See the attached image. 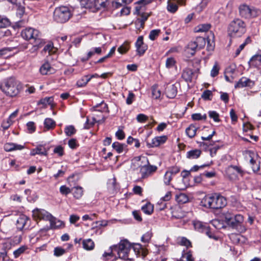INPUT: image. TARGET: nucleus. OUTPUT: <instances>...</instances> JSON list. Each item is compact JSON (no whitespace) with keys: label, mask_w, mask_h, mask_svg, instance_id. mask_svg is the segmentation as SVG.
I'll list each match as a JSON object with an SVG mask.
<instances>
[{"label":"nucleus","mask_w":261,"mask_h":261,"mask_svg":"<svg viewBox=\"0 0 261 261\" xmlns=\"http://www.w3.org/2000/svg\"><path fill=\"white\" fill-rule=\"evenodd\" d=\"M13 48L12 47H5L0 49V58H2L5 55H7L8 53L11 51Z\"/></svg>","instance_id":"4d7b16f0"},{"label":"nucleus","mask_w":261,"mask_h":261,"mask_svg":"<svg viewBox=\"0 0 261 261\" xmlns=\"http://www.w3.org/2000/svg\"><path fill=\"white\" fill-rule=\"evenodd\" d=\"M112 147L114 149H115L118 153H121L123 152L124 145L121 144L118 142H115L113 143Z\"/></svg>","instance_id":"f704fd0d"},{"label":"nucleus","mask_w":261,"mask_h":261,"mask_svg":"<svg viewBox=\"0 0 261 261\" xmlns=\"http://www.w3.org/2000/svg\"><path fill=\"white\" fill-rule=\"evenodd\" d=\"M192 118L194 120H202V119L205 120L206 118V115L205 114H204V115L202 116L199 113H195V114H193L192 115Z\"/></svg>","instance_id":"bf43d9fd"},{"label":"nucleus","mask_w":261,"mask_h":261,"mask_svg":"<svg viewBox=\"0 0 261 261\" xmlns=\"http://www.w3.org/2000/svg\"><path fill=\"white\" fill-rule=\"evenodd\" d=\"M53 218L49 220L50 227L51 229H56L61 227L64 224L63 222L59 220H58L53 216Z\"/></svg>","instance_id":"393cba45"},{"label":"nucleus","mask_w":261,"mask_h":261,"mask_svg":"<svg viewBox=\"0 0 261 261\" xmlns=\"http://www.w3.org/2000/svg\"><path fill=\"white\" fill-rule=\"evenodd\" d=\"M48 149H46L43 145H39L36 148V150L38 154L43 155L46 156L47 155V151Z\"/></svg>","instance_id":"a19ab883"},{"label":"nucleus","mask_w":261,"mask_h":261,"mask_svg":"<svg viewBox=\"0 0 261 261\" xmlns=\"http://www.w3.org/2000/svg\"><path fill=\"white\" fill-rule=\"evenodd\" d=\"M197 49H198V48L194 41H191L187 45L185 52L187 55L190 57L193 56Z\"/></svg>","instance_id":"2eb2a0df"},{"label":"nucleus","mask_w":261,"mask_h":261,"mask_svg":"<svg viewBox=\"0 0 261 261\" xmlns=\"http://www.w3.org/2000/svg\"><path fill=\"white\" fill-rule=\"evenodd\" d=\"M141 209L145 214L150 215L153 211V206L150 202H147L142 207Z\"/></svg>","instance_id":"2f4dec72"},{"label":"nucleus","mask_w":261,"mask_h":261,"mask_svg":"<svg viewBox=\"0 0 261 261\" xmlns=\"http://www.w3.org/2000/svg\"><path fill=\"white\" fill-rule=\"evenodd\" d=\"M182 259L185 261H194V258L193 257L192 252L189 251L184 254L182 256Z\"/></svg>","instance_id":"a18cd8bd"},{"label":"nucleus","mask_w":261,"mask_h":261,"mask_svg":"<svg viewBox=\"0 0 261 261\" xmlns=\"http://www.w3.org/2000/svg\"><path fill=\"white\" fill-rule=\"evenodd\" d=\"M239 12L242 17L248 18L253 15V11L246 5H243L239 7Z\"/></svg>","instance_id":"f8f14e48"},{"label":"nucleus","mask_w":261,"mask_h":261,"mask_svg":"<svg viewBox=\"0 0 261 261\" xmlns=\"http://www.w3.org/2000/svg\"><path fill=\"white\" fill-rule=\"evenodd\" d=\"M135 95L132 92H129L126 98V102L127 105H130L134 101Z\"/></svg>","instance_id":"338daca9"},{"label":"nucleus","mask_w":261,"mask_h":261,"mask_svg":"<svg viewBox=\"0 0 261 261\" xmlns=\"http://www.w3.org/2000/svg\"><path fill=\"white\" fill-rule=\"evenodd\" d=\"M129 48V46L128 43L127 42H124L122 45L118 47V51L121 54H123L128 51Z\"/></svg>","instance_id":"79ce46f5"},{"label":"nucleus","mask_w":261,"mask_h":261,"mask_svg":"<svg viewBox=\"0 0 261 261\" xmlns=\"http://www.w3.org/2000/svg\"><path fill=\"white\" fill-rule=\"evenodd\" d=\"M68 145L72 149L75 148L77 146V143L76 139H71L69 140L68 141Z\"/></svg>","instance_id":"774afa93"},{"label":"nucleus","mask_w":261,"mask_h":261,"mask_svg":"<svg viewBox=\"0 0 261 261\" xmlns=\"http://www.w3.org/2000/svg\"><path fill=\"white\" fill-rule=\"evenodd\" d=\"M193 225L196 230L203 233L208 227L206 224H204L202 222L199 221H194Z\"/></svg>","instance_id":"4be33fe9"},{"label":"nucleus","mask_w":261,"mask_h":261,"mask_svg":"<svg viewBox=\"0 0 261 261\" xmlns=\"http://www.w3.org/2000/svg\"><path fill=\"white\" fill-rule=\"evenodd\" d=\"M254 85V82L249 79L245 77H242L235 85V88H240L245 87H252Z\"/></svg>","instance_id":"4468645a"},{"label":"nucleus","mask_w":261,"mask_h":261,"mask_svg":"<svg viewBox=\"0 0 261 261\" xmlns=\"http://www.w3.org/2000/svg\"><path fill=\"white\" fill-rule=\"evenodd\" d=\"M9 25V21L7 18H4L0 15V28H5Z\"/></svg>","instance_id":"5fc2aeb1"},{"label":"nucleus","mask_w":261,"mask_h":261,"mask_svg":"<svg viewBox=\"0 0 261 261\" xmlns=\"http://www.w3.org/2000/svg\"><path fill=\"white\" fill-rule=\"evenodd\" d=\"M244 221L243 216L241 215H236L232 220L229 222L228 225L233 228L238 229Z\"/></svg>","instance_id":"ddd939ff"},{"label":"nucleus","mask_w":261,"mask_h":261,"mask_svg":"<svg viewBox=\"0 0 261 261\" xmlns=\"http://www.w3.org/2000/svg\"><path fill=\"white\" fill-rule=\"evenodd\" d=\"M22 37L25 40L33 39L35 42L40 41L39 32L38 30L32 28H28L21 32Z\"/></svg>","instance_id":"423d86ee"},{"label":"nucleus","mask_w":261,"mask_h":261,"mask_svg":"<svg viewBox=\"0 0 261 261\" xmlns=\"http://www.w3.org/2000/svg\"><path fill=\"white\" fill-rule=\"evenodd\" d=\"M249 64L254 66H258L261 64V53L254 55L250 60Z\"/></svg>","instance_id":"5701e85b"},{"label":"nucleus","mask_w":261,"mask_h":261,"mask_svg":"<svg viewBox=\"0 0 261 261\" xmlns=\"http://www.w3.org/2000/svg\"><path fill=\"white\" fill-rule=\"evenodd\" d=\"M152 90V95L154 98L155 99H158L161 96V91L158 89V87L157 86L154 85L151 88Z\"/></svg>","instance_id":"ea45409f"},{"label":"nucleus","mask_w":261,"mask_h":261,"mask_svg":"<svg viewBox=\"0 0 261 261\" xmlns=\"http://www.w3.org/2000/svg\"><path fill=\"white\" fill-rule=\"evenodd\" d=\"M211 27V25L208 23L201 24L197 25L194 29L195 32H205L207 31Z\"/></svg>","instance_id":"c756f323"},{"label":"nucleus","mask_w":261,"mask_h":261,"mask_svg":"<svg viewBox=\"0 0 261 261\" xmlns=\"http://www.w3.org/2000/svg\"><path fill=\"white\" fill-rule=\"evenodd\" d=\"M72 189L73 190L74 189V191L73 192L74 197L76 199L80 198L83 194V188L81 187L78 186Z\"/></svg>","instance_id":"72a5a7b5"},{"label":"nucleus","mask_w":261,"mask_h":261,"mask_svg":"<svg viewBox=\"0 0 261 261\" xmlns=\"http://www.w3.org/2000/svg\"><path fill=\"white\" fill-rule=\"evenodd\" d=\"M13 8L16 9V14L18 17L21 18L24 15L25 11L23 6L21 5H17L16 7H13Z\"/></svg>","instance_id":"e433bc0d"},{"label":"nucleus","mask_w":261,"mask_h":261,"mask_svg":"<svg viewBox=\"0 0 261 261\" xmlns=\"http://www.w3.org/2000/svg\"><path fill=\"white\" fill-rule=\"evenodd\" d=\"M0 89L7 96L13 97L19 93L21 85L14 78L10 77L3 81Z\"/></svg>","instance_id":"f03ea898"},{"label":"nucleus","mask_w":261,"mask_h":261,"mask_svg":"<svg viewBox=\"0 0 261 261\" xmlns=\"http://www.w3.org/2000/svg\"><path fill=\"white\" fill-rule=\"evenodd\" d=\"M177 90L176 87L174 85H168L165 93L167 96L170 98H173L176 95Z\"/></svg>","instance_id":"f3484780"},{"label":"nucleus","mask_w":261,"mask_h":261,"mask_svg":"<svg viewBox=\"0 0 261 261\" xmlns=\"http://www.w3.org/2000/svg\"><path fill=\"white\" fill-rule=\"evenodd\" d=\"M40 72L42 75L52 74L55 72V69L53 68L48 62L44 63L40 68Z\"/></svg>","instance_id":"6ab92c4d"},{"label":"nucleus","mask_w":261,"mask_h":261,"mask_svg":"<svg viewBox=\"0 0 261 261\" xmlns=\"http://www.w3.org/2000/svg\"><path fill=\"white\" fill-rule=\"evenodd\" d=\"M73 191V189H70L66 186H62L60 188V192L63 195H67Z\"/></svg>","instance_id":"de8ad7c7"},{"label":"nucleus","mask_w":261,"mask_h":261,"mask_svg":"<svg viewBox=\"0 0 261 261\" xmlns=\"http://www.w3.org/2000/svg\"><path fill=\"white\" fill-rule=\"evenodd\" d=\"M201 153V151L199 149L191 150L187 152V158L189 159H196L200 156Z\"/></svg>","instance_id":"b1692460"},{"label":"nucleus","mask_w":261,"mask_h":261,"mask_svg":"<svg viewBox=\"0 0 261 261\" xmlns=\"http://www.w3.org/2000/svg\"><path fill=\"white\" fill-rule=\"evenodd\" d=\"M114 249L117 252L119 258L123 259H128V254L132 249L131 244L126 240L120 241L118 246L114 247Z\"/></svg>","instance_id":"39448f33"},{"label":"nucleus","mask_w":261,"mask_h":261,"mask_svg":"<svg viewBox=\"0 0 261 261\" xmlns=\"http://www.w3.org/2000/svg\"><path fill=\"white\" fill-rule=\"evenodd\" d=\"M33 216L35 219H43L46 221L51 220L53 215L43 209L36 208L33 211Z\"/></svg>","instance_id":"6e6552de"},{"label":"nucleus","mask_w":261,"mask_h":261,"mask_svg":"<svg viewBox=\"0 0 261 261\" xmlns=\"http://www.w3.org/2000/svg\"><path fill=\"white\" fill-rule=\"evenodd\" d=\"M65 252V250L60 247H56L54 249V255L57 256H61L64 254Z\"/></svg>","instance_id":"0e129e2a"},{"label":"nucleus","mask_w":261,"mask_h":261,"mask_svg":"<svg viewBox=\"0 0 261 261\" xmlns=\"http://www.w3.org/2000/svg\"><path fill=\"white\" fill-rule=\"evenodd\" d=\"M4 149L6 151L20 150L24 148V145L17 144L13 143H7L4 145Z\"/></svg>","instance_id":"dca6fc26"},{"label":"nucleus","mask_w":261,"mask_h":261,"mask_svg":"<svg viewBox=\"0 0 261 261\" xmlns=\"http://www.w3.org/2000/svg\"><path fill=\"white\" fill-rule=\"evenodd\" d=\"M178 243L180 245L186 246L187 248L192 247L191 242L185 237L179 238L178 240Z\"/></svg>","instance_id":"58836bf2"},{"label":"nucleus","mask_w":261,"mask_h":261,"mask_svg":"<svg viewBox=\"0 0 261 261\" xmlns=\"http://www.w3.org/2000/svg\"><path fill=\"white\" fill-rule=\"evenodd\" d=\"M76 130L73 125H68L65 128V133L67 136H71L75 134Z\"/></svg>","instance_id":"4c0bfd02"},{"label":"nucleus","mask_w":261,"mask_h":261,"mask_svg":"<svg viewBox=\"0 0 261 261\" xmlns=\"http://www.w3.org/2000/svg\"><path fill=\"white\" fill-rule=\"evenodd\" d=\"M158 169L156 166L150 165L149 164L141 169L140 173L142 178H145L151 175L153 173L155 172Z\"/></svg>","instance_id":"9d476101"},{"label":"nucleus","mask_w":261,"mask_h":261,"mask_svg":"<svg viewBox=\"0 0 261 261\" xmlns=\"http://www.w3.org/2000/svg\"><path fill=\"white\" fill-rule=\"evenodd\" d=\"M256 154L253 151L247 150L245 152V158L247 160H249L250 163L252 165V170L254 172L258 171L259 169V166L254 160Z\"/></svg>","instance_id":"1a4fd4ad"},{"label":"nucleus","mask_w":261,"mask_h":261,"mask_svg":"<svg viewBox=\"0 0 261 261\" xmlns=\"http://www.w3.org/2000/svg\"><path fill=\"white\" fill-rule=\"evenodd\" d=\"M72 16L71 9L67 7L61 6L55 8L54 14V20L58 23H64Z\"/></svg>","instance_id":"7ed1b4c3"},{"label":"nucleus","mask_w":261,"mask_h":261,"mask_svg":"<svg viewBox=\"0 0 261 261\" xmlns=\"http://www.w3.org/2000/svg\"><path fill=\"white\" fill-rule=\"evenodd\" d=\"M83 248L87 250H91L93 249L94 247V243L90 239L84 240L83 241Z\"/></svg>","instance_id":"cd10ccee"},{"label":"nucleus","mask_w":261,"mask_h":261,"mask_svg":"<svg viewBox=\"0 0 261 261\" xmlns=\"http://www.w3.org/2000/svg\"><path fill=\"white\" fill-rule=\"evenodd\" d=\"M226 204L225 198L216 193L205 195L200 201V205L207 208L219 209Z\"/></svg>","instance_id":"f257e3e1"},{"label":"nucleus","mask_w":261,"mask_h":261,"mask_svg":"<svg viewBox=\"0 0 261 261\" xmlns=\"http://www.w3.org/2000/svg\"><path fill=\"white\" fill-rule=\"evenodd\" d=\"M41 43L42 41L41 40H40L39 42H35V44L32 46V47L29 50V51L31 53L36 54L39 48L40 47Z\"/></svg>","instance_id":"603ef678"},{"label":"nucleus","mask_w":261,"mask_h":261,"mask_svg":"<svg viewBox=\"0 0 261 261\" xmlns=\"http://www.w3.org/2000/svg\"><path fill=\"white\" fill-rule=\"evenodd\" d=\"M26 249L25 246H21L17 250H15L13 252V254L15 258H17L20 254L24 252Z\"/></svg>","instance_id":"864d4df0"},{"label":"nucleus","mask_w":261,"mask_h":261,"mask_svg":"<svg viewBox=\"0 0 261 261\" xmlns=\"http://www.w3.org/2000/svg\"><path fill=\"white\" fill-rule=\"evenodd\" d=\"M94 75H85L82 79L77 81L76 85L79 87L85 86L89 81L91 79L92 77H94Z\"/></svg>","instance_id":"a878e982"},{"label":"nucleus","mask_w":261,"mask_h":261,"mask_svg":"<svg viewBox=\"0 0 261 261\" xmlns=\"http://www.w3.org/2000/svg\"><path fill=\"white\" fill-rule=\"evenodd\" d=\"M54 152L58 154L59 156H62L64 154V149L61 146H58L54 149Z\"/></svg>","instance_id":"13d9d810"},{"label":"nucleus","mask_w":261,"mask_h":261,"mask_svg":"<svg viewBox=\"0 0 261 261\" xmlns=\"http://www.w3.org/2000/svg\"><path fill=\"white\" fill-rule=\"evenodd\" d=\"M209 116L211 118L213 119L215 122H219V115L216 111H210L208 112Z\"/></svg>","instance_id":"8fccbe9b"},{"label":"nucleus","mask_w":261,"mask_h":261,"mask_svg":"<svg viewBox=\"0 0 261 261\" xmlns=\"http://www.w3.org/2000/svg\"><path fill=\"white\" fill-rule=\"evenodd\" d=\"M149 161L145 156H136L132 160L131 168L133 170H137L143 168L145 165L148 164Z\"/></svg>","instance_id":"0eeeda50"},{"label":"nucleus","mask_w":261,"mask_h":261,"mask_svg":"<svg viewBox=\"0 0 261 261\" xmlns=\"http://www.w3.org/2000/svg\"><path fill=\"white\" fill-rule=\"evenodd\" d=\"M197 127L193 124L190 125L186 130V133L187 136L192 138L194 137L196 133Z\"/></svg>","instance_id":"c85d7f7f"},{"label":"nucleus","mask_w":261,"mask_h":261,"mask_svg":"<svg viewBox=\"0 0 261 261\" xmlns=\"http://www.w3.org/2000/svg\"><path fill=\"white\" fill-rule=\"evenodd\" d=\"M219 69L220 68L218 66V64L217 62H216L211 71V76L215 77L216 75H217L219 73Z\"/></svg>","instance_id":"09e8293b"},{"label":"nucleus","mask_w":261,"mask_h":261,"mask_svg":"<svg viewBox=\"0 0 261 261\" xmlns=\"http://www.w3.org/2000/svg\"><path fill=\"white\" fill-rule=\"evenodd\" d=\"M132 249L137 253V255H141L143 257H145L147 254V251L139 244H136L133 246H132Z\"/></svg>","instance_id":"aec40b11"},{"label":"nucleus","mask_w":261,"mask_h":261,"mask_svg":"<svg viewBox=\"0 0 261 261\" xmlns=\"http://www.w3.org/2000/svg\"><path fill=\"white\" fill-rule=\"evenodd\" d=\"M173 175L171 173L166 171L163 177V181L166 185H170V182L172 179Z\"/></svg>","instance_id":"37998d69"},{"label":"nucleus","mask_w":261,"mask_h":261,"mask_svg":"<svg viewBox=\"0 0 261 261\" xmlns=\"http://www.w3.org/2000/svg\"><path fill=\"white\" fill-rule=\"evenodd\" d=\"M126 0H121V2H120V0H115V1L113 3V6L114 7L118 8L119 7L125 5L126 4Z\"/></svg>","instance_id":"6e6d98bb"},{"label":"nucleus","mask_w":261,"mask_h":261,"mask_svg":"<svg viewBox=\"0 0 261 261\" xmlns=\"http://www.w3.org/2000/svg\"><path fill=\"white\" fill-rule=\"evenodd\" d=\"M198 49H200L204 47L205 45L206 41L204 38L202 37H197L194 40Z\"/></svg>","instance_id":"473e14b6"},{"label":"nucleus","mask_w":261,"mask_h":261,"mask_svg":"<svg viewBox=\"0 0 261 261\" xmlns=\"http://www.w3.org/2000/svg\"><path fill=\"white\" fill-rule=\"evenodd\" d=\"M235 215L231 214L229 212L224 213L225 221L228 225L229 224V222H230V221L232 220V218Z\"/></svg>","instance_id":"052dcab7"},{"label":"nucleus","mask_w":261,"mask_h":261,"mask_svg":"<svg viewBox=\"0 0 261 261\" xmlns=\"http://www.w3.org/2000/svg\"><path fill=\"white\" fill-rule=\"evenodd\" d=\"M193 75V72L192 69L187 68L185 69L182 73V78L187 82H191Z\"/></svg>","instance_id":"412c9836"},{"label":"nucleus","mask_w":261,"mask_h":261,"mask_svg":"<svg viewBox=\"0 0 261 261\" xmlns=\"http://www.w3.org/2000/svg\"><path fill=\"white\" fill-rule=\"evenodd\" d=\"M28 221H29V219L27 216L23 214L20 215L16 222L17 229L22 230Z\"/></svg>","instance_id":"a211bd4d"},{"label":"nucleus","mask_w":261,"mask_h":261,"mask_svg":"<svg viewBox=\"0 0 261 261\" xmlns=\"http://www.w3.org/2000/svg\"><path fill=\"white\" fill-rule=\"evenodd\" d=\"M212 95V92L211 91L207 90L204 91L201 97L204 100H210V97Z\"/></svg>","instance_id":"680f3d73"},{"label":"nucleus","mask_w":261,"mask_h":261,"mask_svg":"<svg viewBox=\"0 0 261 261\" xmlns=\"http://www.w3.org/2000/svg\"><path fill=\"white\" fill-rule=\"evenodd\" d=\"M54 98L53 97H47L42 98L38 102V105H42L46 107L47 105H50L51 107L53 106Z\"/></svg>","instance_id":"7c9ffc66"},{"label":"nucleus","mask_w":261,"mask_h":261,"mask_svg":"<svg viewBox=\"0 0 261 261\" xmlns=\"http://www.w3.org/2000/svg\"><path fill=\"white\" fill-rule=\"evenodd\" d=\"M136 119L139 122L143 123L147 121L148 117L143 114H140L137 115Z\"/></svg>","instance_id":"e2e57ef3"},{"label":"nucleus","mask_w":261,"mask_h":261,"mask_svg":"<svg viewBox=\"0 0 261 261\" xmlns=\"http://www.w3.org/2000/svg\"><path fill=\"white\" fill-rule=\"evenodd\" d=\"M13 120H9V118H8L6 121H4L3 122L2 124V126L4 128V129H8L10 126L12 124Z\"/></svg>","instance_id":"69168bd1"},{"label":"nucleus","mask_w":261,"mask_h":261,"mask_svg":"<svg viewBox=\"0 0 261 261\" xmlns=\"http://www.w3.org/2000/svg\"><path fill=\"white\" fill-rule=\"evenodd\" d=\"M160 32V30L159 29L151 31L149 35V39L151 40H154L159 36Z\"/></svg>","instance_id":"49530a36"},{"label":"nucleus","mask_w":261,"mask_h":261,"mask_svg":"<svg viewBox=\"0 0 261 261\" xmlns=\"http://www.w3.org/2000/svg\"><path fill=\"white\" fill-rule=\"evenodd\" d=\"M178 9V6L175 3L169 2L167 6V10L171 12L174 13Z\"/></svg>","instance_id":"c03bdc74"},{"label":"nucleus","mask_w":261,"mask_h":261,"mask_svg":"<svg viewBox=\"0 0 261 261\" xmlns=\"http://www.w3.org/2000/svg\"><path fill=\"white\" fill-rule=\"evenodd\" d=\"M176 200L179 203H185L189 201V198L186 194L181 193L176 196Z\"/></svg>","instance_id":"c9c22d12"},{"label":"nucleus","mask_w":261,"mask_h":261,"mask_svg":"<svg viewBox=\"0 0 261 261\" xmlns=\"http://www.w3.org/2000/svg\"><path fill=\"white\" fill-rule=\"evenodd\" d=\"M176 61L173 58H168L166 61V67L170 68L174 66Z\"/></svg>","instance_id":"3c124183"},{"label":"nucleus","mask_w":261,"mask_h":261,"mask_svg":"<svg viewBox=\"0 0 261 261\" xmlns=\"http://www.w3.org/2000/svg\"><path fill=\"white\" fill-rule=\"evenodd\" d=\"M167 139L166 136H158L153 138L151 142H147L149 148L155 147L164 143Z\"/></svg>","instance_id":"9b49d317"},{"label":"nucleus","mask_w":261,"mask_h":261,"mask_svg":"<svg viewBox=\"0 0 261 261\" xmlns=\"http://www.w3.org/2000/svg\"><path fill=\"white\" fill-rule=\"evenodd\" d=\"M44 127L47 130L53 129L56 126V122L52 119L47 118L44 121Z\"/></svg>","instance_id":"bb28decb"},{"label":"nucleus","mask_w":261,"mask_h":261,"mask_svg":"<svg viewBox=\"0 0 261 261\" xmlns=\"http://www.w3.org/2000/svg\"><path fill=\"white\" fill-rule=\"evenodd\" d=\"M245 24L243 21L236 19L232 21L228 27V34L231 37H240L245 32Z\"/></svg>","instance_id":"20e7f679"}]
</instances>
